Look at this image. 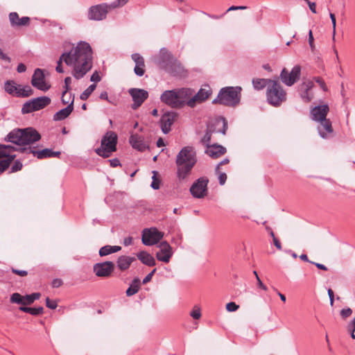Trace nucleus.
Here are the masks:
<instances>
[{
    "label": "nucleus",
    "instance_id": "41",
    "mask_svg": "<svg viewBox=\"0 0 355 355\" xmlns=\"http://www.w3.org/2000/svg\"><path fill=\"white\" fill-rule=\"evenodd\" d=\"M190 315L194 319H199L201 317L200 309L198 306H195L190 313Z\"/></svg>",
    "mask_w": 355,
    "mask_h": 355
},
{
    "label": "nucleus",
    "instance_id": "36",
    "mask_svg": "<svg viewBox=\"0 0 355 355\" xmlns=\"http://www.w3.org/2000/svg\"><path fill=\"white\" fill-rule=\"evenodd\" d=\"M19 309L21 311H23L24 313H30L33 315H38L43 313L44 309L42 306H39L37 308H32V307H26V306H20Z\"/></svg>",
    "mask_w": 355,
    "mask_h": 355
},
{
    "label": "nucleus",
    "instance_id": "55",
    "mask_svg": "<svg viewBox=\"0 0 355 355\" xmlns=\"http://www.w3.org/2000/svg\"><path fill=\"white\" fill-rule=\"evenodd\" d=\"M12 271L13 273L16 274V275H18L21 277H24V276H26L28 272L26 270H17V269H15V268H12Z\"/></svg>",
    "mask_w": 355,
    "mask_h": 355
},
{
    "label": "nucleus",
    "instance_id": "23",
    "mask_svg": "<svg viewBox=\"0 0 355 355\" xmlns=\"http://www.w3.org/2000/svg\"><path fill=\"white\" fill-rule=\"evenodd\" d=\"M129 142L133 148L141 152L144 151L148 148V145L145 142L144 137L137 134L131 135Z\"/></svg>",
    "mask_w": 355,
    "mask_h": 355
},
{
    "label": "nucleus",
    "instance_id": "25",
    "mask_svg": "<svg viewBox=\"0 0 355 355\" xmlns=\"http://www.w3.org/2000/svg\"><path fill=\"white\" fill-rule=\"evenodd\" d=\"M226 148L221 145L214 144L208 146L205 150L206 154L213 159L218 158L226 153Z\"/></svg>",
    "mask_w": 355,
    "mask_h": 355
},
{
    "label": "nucleus",
    "instance_id": "20",
    "mask_svg": "<svg viewBox=\"0 0 355 355\" xmlns=\"http://www.w3.org/2000/svg\"><path fill=\"white\" fill-rule=\"evenodd\" d=\"M329 111L327 105L315 106L311 110V119L317 122L327 119V115Z\"/></svg>",
    "mask_w": 355,
    "mask_h": 355
},
{
    "label": "nucleus",
    "instance_id": "51",
    "mask_svg": "<svg viewBox=\"0 0 355 355\" xmlns=\"http://www.w3.org/2000/svg\"><path fill=\"white\" fill-rule=\"evenodd\" d=\"M309 44L312 51H314L315 46H314V38L313 35L312 31L310 30L309 32Z\"/></svg>",
    "mask_w": 355,
    "mask_h": 355
},
{
    "label": "nucleus",
    "instance_id": "8",
    "mask_svg": "<svg viewBox=\"0 0 355 355\" xmlns=\"http://www.w3.org/2000/svg\"><path fill=\"white\" fill-rule=\"evenodd\" d=\"M51 102V98L45 96L31 99L23 105L21 112L28 114L40 110L49 105Z\"/></svg>",
    "mask_w": 355,
    "mask_h": 355
},
{
    "label": "nucleus",
    "instance_id": "45",
    "mask_svg": "<svg viewBox=\"0 0 355 355\" xmlns=\"http://www.w3.org/2000/svg\"><path fill=\"white\" fill-rule=\"evenodd\" d=\"M330 19L331 20L332 26H333V40H335V35H336V20L335 15L330 12L329 14Z\"/></svg>",
    "mask_w": 355,
    "mask_h": 355
},
{
    "label": "nucleus",
    "instance_id": "13",
    "mask_svg": "<svg viewBox=\"0 0 355 355\" xmlns=\"http://www.w3.org/2000/svg\"><path fill=\"white\" fill-rule=\"evenodd\" d=\"M110 9V5L102 3L92 6L88 11V17L92 20H102L105 18Z\"/></svg>",
    "mask_w": 355,
    "mask_h": 355
},
{
    "label": "nucleus",
    "instance_id": "6",
    "mask_svg": "<svg viewBox=\"0 0 355 355\" xmlns=\"http://www.w3.org/2000/svg\"><path fill=\"white\" fill-rule=\"evenodd\" d=\"M117 139V135L114 132H107L101 139V147L95 150L96 153L104 158L109 157L116 150Z\"/></svg>",
    "mask_w": 355,
    "mask_h": 355
},
{
    "label": "nucleus",
    "instance_id": "9",
    "mask_svg": "<svg viewBox=\"0 0 355 355\" xmlns=\"http://www.w3.org/2000/svg\"><path fill=\"white\" fill-rule=\"evenodd\" d=\"M300 75L301 67L299 65H295L293 67L291 72L286 68H284L280 73V79L286 86L291 87L300 79Z\"/></svg>",
    "mask_w": 355,
    "mask_h": 355
},
{
    "label": "nucleus",
    "instance_id": "28",
    "mask_svg": "<svg viewBox=\"0 0 355 355\" xmlns=\"http://www.w3.org/2000/svg\"><path fill=\"white\" fill-rule=\"evenodd\" d=\"M135 260V257L124 255L120 256L117 259L116 265L120 270L124 271L128 269L131 263Z\"/></svg>",
    "mask_w": 355,
    "mask_h": 355
},
{
    "label": "nucleus",
    "instance_id": "50",
    "mask_svg": "<svg viewBox=\"0 0 355 355\" xmlns=\"http://www.w3.org/2000/svg\"><path fill=\"white\" fill-rule=\"evenodd\" d=\"M154 175L153 176V182L151 183V187L154 189H158L159 188V181L156 178V172L153 171Z\"/></svg>",
    "mask_w": 355,
    "mask_h": 355
},
{
    "label": "nucleus",
    "instance_id": "40",
    "mask_svg": "<svg viewBox=\"0 0 355 355\" xmlns=\"http://www.w3.org/2000/svg\"><path fill=\"white\" fill-rule=\"evenodd\" d=\"M347 329L349 332L351 334V337L353 339H355V317L352 319V320L347 324Z\"/></svg>",
    "mask_w": 355,
    "mask_h": 355
},
{
    "label": "nucleus",
    "instance_id": "11",
    "mask_svg": "<svg viewBox=\"0 0 355 355\" xmlns=\"http://www.w3.org/2000/svg\"><path fill=\"white\" fill-rule=\"evenodd\" d=\"M163 237V234L156 228L144 229L142 232V243L145 245H153L157 243Z\"/></svg>",
    "mask_w": 355,
    "mask_h": 355
},
{
    "label": "nucleus",
    "instance_id": "29",
    "mask_svg": "<svg viewBox=\"0 0 355 355\" xmlns=\"http://www.w3.org/2000/svg\"><path fill=\"white\" fill-rule=\"evenodd\" d=\"M137 257L141 263L146 266H154L156 264L154 257L146 251H141L137 253Z\"/></svg>",
    "mask_w": 355,
    "mask_h": 355
},
{
    "label": "nucleus",
    "instance_id": "56",
    "mask_svg": "<svg viewBox=\"0 0 355 355\" xmlns=\"http://www.w3.org/2000/svg\"><path fill=\"white\" fill-rule=\"evenodd\" d=\"M247 9V6H230L226 11V12H230V11H232V10H245Z\"/></svg>",
    "mask_w": 355,
    "mask_h": 355
},
{
    "label": "nucleus",
    "instance_id": "3",
    "mask_svg": "<svg viewBox=\"0 0 355 355\" xmlns=\"http://www.w3.org/2000/svg\"><path fill=\"white\" fill-rule=\"evenodd\" d=\"M197 162L196 153L191 146L181 149L176 156L177 178L180 181L187 179Z\"/></svg>",
    "mask_w": 355,
    "mask_h": 355
},
{
    "label": "nucleus",
    "instance_id": "33",
    "mask_svg": "<svg viewBox=\"0 0 355 355\" xmlns=\"http://www.w3.org/2000/svg\"><path fill=\"white\" fill-rule=\"evenodd\" d=\"M121 248L118 245H105L99 250V255L101 257H105L108 254L117 252L120 251Z\"/></svg>",
    "mask_w": 355,
    "mask_h": 355
},
{
    "label": "nucleus",
    "instance_id": "18",
    "mask_svg": "<svg viewBox=\"0 0 355 355\" xmlns=\"http://www.w3.org/2000/svg\"><path fill=\"white\" fill-rule=\"evenodd\" d=\"M211 94V90L209 87L201 88L197 94L192 97H189L187 102V105L191 107H193L196 103H201L207 100Z\"/></svg>",
    "mask_w": 355,
    "mask_h": 355
},
{
    "label": "nucleus",
    "instance_id": "42",
    "mask_svg": "<svg viewBox=\"0 0 355 355\" xmlns=\"http://www.w3.org/2000/svg\"><path fill=\"white\" fill-rule=\"evenodd\" d=\"M128 0H116L115 1L112 2L110 5V9H114L117 7L123 6H124Z\"/></svg>",
    "mask_w": 355,
    "mask_h": 355
},
{
    "label": "nucleus",
    "instance_id": "60",
    "mask_svg": "<svg viewBox=\"0 0 355 355\" xmlns=\"http://www.w3.org/2000/svg\"><path fill=\"white\" fill-rule=\"evenodd\" d=\"M26 70V67L24 64L20 63L18 64L17 67V71L18 73H23L25 72Z\"/></svg>",
    "mask_w": 355,
    "mask_h": 355
},
{
    "label": "nucleus",
    "instance_id": "39",
    "mask_svg": "<svg viewBox=\"0 0 355 355\" xmlns=\"http://www.w3.org/2000/svg\"><path fill=\"white\" fill-rule=\"evenodd\" d=\"M22 166L23 165L19 159L15 160L10 167L9 173H16L17 171H21Z\"/></svg>",
    "mask_w": 355,
    "mask_h": 355
},
{
    "label": "nucleus",
    "instance_id": "27",
    "mask_svg": "<svg viewBox=\"0 0 355 355\" xmlns=\"http://www.w3.org/2000/svg\"><path fill=\"white\" fill-rule=\"evenodd\" d=\"M73 110V98L71 103L64 108L59 110L53 115L54 121H62L69 116Z\"/></svg>",
    "mask_w": 355,
    "mask_h": 355
},
{
    "label": "nucleus",
    "instance_id": "52",
    "mask_svg": "<svg viewBox=\"0 0 355 355\" xmlns=\"http://www.w3.org/2000/svg\"><path fill=\"white\" fill-rule=\"evenodd\" d=\"M155 271H156V268L153 269L149 274H148L143 279L142 283L144 284H145L148 283V282H150L151 280L154 273L155 272Z\"/></svg>",
    "mask_w": 355,
    "mask_h": 355
},
{
    "label": "nucleus",
    "instance_id": "63",
    "mask_svg": "<svg viewBox=\"0 0 355 355\" xmlns=\"http://www.w3.org/2000/svg\"><path fill=\"white\" fill-rule=\"evenodd\" d=\"M132 243V237L128 236V237L124 239V240H123V245L125 246L130 245Z\"/></svg>",
    "mask_w": 355,
    "mask_h": 355
},
{
    "label": "nucleus",
    "instance_id": "64",
    "mask_svg": "<svg viewBox=\"0 0 355 355\" xmlns=\"http://www.w3.org/2000/svg\"><path fill=\"white\" fill-rule=\"evenodd\" d=\"M308 5L311 11L313 13H316V5L314 2L308 1Z\"/></svg>",
    "mask_w": 355,
    "mask_h": 355
},
{
    "label": "nucleus",
    "instance_id": "10",
    "mask_svg": "<svg viewBox=\"0 0 355 355\" xmlns=\"http://www.w3.org/2000/svg\"><path fill=\"white\" fill-rule=\"evenodd\" d=\"M209 180L206 177H201L195 181L190 187V193L195 198H203L207 194V184Z\"/></svg>",
    "mask_w": 355,
    "mask_h": 355
},
{
    "label": "nucleus",
    "instance_id": "14",
    "mask_svg": "<svg viewBox=\"0 0 355 355\" xmlns=\"http://www.w3.org/2000/svg\"><path fill=\"white\" fill-rule=\"evenodd\" d=\"M94 272L97 277H107L114 270V264L112 261L97 263L94 265Z\"/></svg>",
    "mask_w": 355,
    "mask_h": 355
},
{
    "label": "nucleus",
    "instance_id": "44",
    "mask_svg": "<svg viewBox=\"0 0 355 355\" xmlns=\"http://www.w3.org/2000/svg\"><path fill=\"white\" fill-rule=\"evenodd\" d=\"M0 61H3L7 64L10 63V62H11V58L6 53H5L3 51V50L1 47H0Z\"/></svg>",
    "mask_w": 355,
    "mask_h": 355
},
{
    "label": "nucleus",
    "instance_id": "12",
    "mask_svg": "<svg viewBox=\"0 0 355 355\" xmlns=\"http://www.w3.org/2000/svg\"><path fill=\"white\" fill-rule=\"evenodd\" d=\"M128 94L133 101V104L131 105V107L135 110L138 109L148 98V92L143 89L130 88L128 90Z\"/></svg>",
    "mask_w": 355,
    "mask_h": 355
},
{
    "label": "nucleus",
    "instance_id": "5",
    "mask_svg": "<svg viewBox=\"0 0 355 355\" xmlns=\"http://www.w3.org/2000/svg\"><path fill=\"white\" fill-rule=\"evenodd\" d=\"M241 87H225L219 91L217 97L212 103L229 107H235L241 101Z\"/></svg>",
    "mask_w": 355,
    "mask_h": 355
},
{
    "label": "nucleus",
    "instance_id": "53",
    "mask_svg": "<svg viewBox=\"0 0 355 355\" xmlns=\"http://www.w3.org/2000/svg\"><path fill=\"white\" fill-rule=\"evenodd\" d=\"M101 78L98 73L96 71L91 76L90 80L92 82L98 83L101 81Z\"/></svg>",
    "mask_w": 355,
    "mask_h": 355
},
{
    "label": "nucleus",
    "instance_id": "47",
    "mask_svg": "<svg viewBox=\"0 0 355 355\" xmlns=\"http://www.w3.org/2000/svg\"><path fill=\"white\" fill-rule=\"evenodd\" d=\"M218 175V181L220 185H223L227 180V175L225 173H222L218 170V172H216Z\"/></svg>",
    "mask_w": 355,
    "mask_h": 355
},
{
    "label": "nucleus",
    "instance_id": "2",
    "mask_svg": "<svg viewBox=\"0 0 355 355\" xmlns=\"http://www.w3.org/2000/svg\"><path fill=\"white\" fill-rule=\"evenodd\" d=\"M92 49L89 43L80 42L69 52L63 53L57 62L55 71L64 73L62 62L71 68V74L77 80L83 78L92 68Z\"/></svg>",
    "mask_w": 355,
    "mask_h": 355
},
{
    "label": "nucleus",
    "instance_id": "37",
    "mask_svg": "<svg viewBox=\"0 0 355 355\" xmlns=\"http://www.w3.org/2000/svg\"><path fill=\"white\" fill-rule=\"evenodd\" d=\"M10 300L11 303L21 304L22 305L21 306H24V296L18 293L12 294Z\"/></svg>",
    "mask_w": 355,
    "mask_h": 355
},
{
    "label": "nucleus",
    "instance_id": "43",
    "mask_svg": "<svg viewBox=\"0 0 355 355\" xmlns=\"http://www.w3.org/2000/svg\"><path fill=\"white\" fill-rule=\"evenodd\" d=\"M340 316L345 320L352 314V310L350 308L343 309L340 312Z\"/></svg>",
    "mask_w": 355,
    "mask_h": 355
},
{
    "label": "nucleus",
    "instance_id": "4",
    "mask_svg": "<svg viewBox=\"0 0 355 355\" xmlns=\"http://www.w3.org/2000/svg\"><path fill=\"white\" fill-rule=\"evenodd\" d=\"M193 91L188 88L166 90L160 96L161 101L172 108H181L187 105Z\"/></svg>",
    "mask_w": 355,
    "mask_h": 355
},
{
    "label": "nucleus",
    "instance_id": "48",
    "mask_svg": "<svg viewBox=\"0 0 355 355\" xmlns=\"http://www.w3.org/2000/svg\"><path fill=\"white\" fill-rule=\"evenodd\" d=\"M46 306L51 309H55L58 306V304L54 300H51L49 297L46 298Z\"/></svg>",
    "mask_w": 355,
    "mask_h": 355
},
{
    "label": "nucleus",
    "instance_id": "57",
    "mask_svg": "<svg viewBox=\"0 0 355 355\" xmlns=\"http://www.w3.org/2000/svg\"><path fill=\"white\" fill-rule=\"evenodd\" d=\"M71 83V77L68 76L64 78V86H65V90L68 91L70 89V85Z\"/></svg>",
    "mask_w": 355,
    "mask_h": 355
},
{
    "label": "nucleus",
    "instance_id": "22",
    "mask_svg": "<svg viewBox=\"0 0 355 355\" xmlns=\"http://www.w3.org/2000/svg\"><path fill=\"white\" fill-rule=\"evenodd\" d=\"M318 123V131L319 135L323 139L329 138L334 132L331 121L327 119Z\"/></svg>",
    "mask_w": 355,
    "mask_h": 355
},
{
    "label": "nucleus",
    "instance_id": "16",
    "mask_svg": "<svg viewBox=\"0 0 355 355\" xmlns=\"http://www.w3.org/2000/svg\"><path fill=\"white\" fill-rule=\"evenodd\" d=\"M172 60V55L166 49H162L153 58L154 62L161 69H166Z\"/></svg>",
    "mask_w": 355,
    "mask_h": 355
},
{
    "label": "nucleus",
    "instance_id": "31",
    "mask_svg": "<svg viewBox=\"0 0 355 355\" xmlns=\"http://www.w3.org/2000/svg\"><path fill=\"white\" fill-rule=\"evenodd\" d=\"M19 85L14 80H7L4 85V89L7 93L17 96Z\"/></svg>",
    "mask_w": 355,
    "mask_h": 355
},
{
    "label": "nucleus",
    "instance_id": "54",
    "mask_svg": "<svg viewBox=\"0 0 355 355\" xmlns=\"http://www.w3.org/2000/svg\"><path fill=\"white\" fill-rule=\"evenodd\" d=\"M34 302L31 295H26L24 296V306L26 305H31Z\"/></svg>",
    "mask_w": 355,
    "mask_h": 355
},
{
    "label": "nucleus",
    "instance_id": "59",
    "mask_svg": "<svg viewBox=\"0 0 355 355\" xmlns=\"http://www.w3.org/2000/svg\"><path fill=\"white\" fill-rule=\"evenodd\" d=\"M62 284V281L60 279H55L52 282V286L53 288H58Z\"/></svg>",
    "mask_w": 355,
    "mask_h": 355
},
{
    "label": "nucleus",
    "instance_id": "35",
    "mask_svg": "<svg viewBox=\"0 0 355 355\" xmlns=\"http://www.w3.org/2000/svg\"><path fill=\"white\" fill-rule=\"evenodd\" d=\"M33 93V91L29 85L21 86L19 85L17 97H28L31 96Z\"/></svg>",
    "mask_w": 355,
    "mask_h": 355
},
{
    "label": "nucleus",
    "instance_id": "49",
    "mask_svg": "<svg viewBox=\"0 0 355 355\" xmlns=\"http://www.w3.org/2000/svg\"><path fill=\"white\" fill-rule=\"evenodd\" d=\"M314 80L318 83V85H320V88L326 92L327 91V87L326 86V84L324 82V80L320 78V77H315L314 78Z\"/></svg>",
    "mask_w": 355,
    "mask_h": 355
},
{
    "label": "nucleus",
    "instance_id": "26",
    "mask_svg": "<svg viewBox=\"0 0 355 355\" xmlns=\"http://www.w3.org/2000/svg\"><path fill=\"white\" fill-rule=\"evenodd\" d=\"M132 59L135 62L134 72L138 76H142L145 73V63L144 58L139 53H133Z\"/></svg>",
    "mask_w": 355,
    "mask_h": 355
},
{
    "label": "nucleus",
    "instance_id": "62",
    "mask_svg": "<svg viewBox=\"0 0 355 355\" xmlns=\"http://www.w3.org/2000/svg\"><path fill=\"white\" fill-rule=\"evenodd\" d=\"M230 162V159L228 158L224 159L223 161H221L216 167V172H218V170L220 169V166L221 165L227 164Z\"/></svg>",
    "mask_w": 355,
    "mask_h": 355
},
{
    "label": "nucleus",
    "instance_id": "15",
    "mask_svg": "<svg viewBox=\"0 0 355 355\" xmlns=\"http://www.w3.org/2000/svg\"><path fill=\"white\" fill-rule=\"evenodd\" d=\"M32 85L43 92H46L49 89L51 86L46 83L44 71L41 69H36L31 79Z\"/></svg>",
    "mask_w": 355,
    "mask_h": 355
},
{
    "label": "nucleus",
    "instance_id": "32",
    "mask_svg": "<svg viewBox=\"0 0 355 355\" xmlns=\"http://www.w3.org/2000/svg\"><path fill=\"white\" fill-rule=\"evenodd\" d=\"M271 82H272V80L270 79L254 78L252 80V85L254 89L261 90L263 89L266 86L268 87V85L271 84Z\"/></svg>",
    "mask_w": 355,
    "mask_h": 355
},
{
    "label": "nucleus",
    "instance_id": "1",
    "mask_svg": "<svg viewBox=\"0 0 355 355\" xmlns=\"http://www.w3.org/2000/svg\"><path fill=\"white\" fill-rule=\"evenodd\" d=\"M41 139L40 133L33 128L24 129H14L6 137L5 140L18 146L0 144V175L8 169L11 163L16 157V151L21 153L33 154L39 159L51 157H59L60 151H54L50 148H44L42 150H36L29 147H21V146L31 145Z\"/></svg>",
    "mask_w": 355,
    "mask_h": 355
},
{
    "label": "nucleus",
    "instance_id": "61",
    "mask_svg": "<svg viewBox=\"0 0 355 355\" xmlns=\"http://www.w3.org/2000/svg\"><path fill=\"white\" fill-rule=\"evenodd\" d=\"M328 295L330 300V304L332 306L334 302V291L331 288L328 289Z\"/></svg>",
    "mask_w": 355,
    "mask_h": 355
},
{
    "label": "nucleus",
    "instance_id": "21",
    "mask_svg": "<svg viewBox=\"0 0 355 355\" xmlns=\"http://www.w3.org/2000/svg\"><path fill=\"white\" fill-rule=\"evenodd\" d=\"M313 83L311 80H307L304 81L298 87V92L300 97L304 102H309L311 101L313 96L310 94L309 91L313 88Z\"/></svg>",
    "mask_w": 355,
    "mask_h": 355
},
{
    "label": "nucleus",
    "instance_id": "38",
    "mask_svg": "<svg viewBox=\"0 0 355 355\" xmlns=\"http://www.w3.org/2000/svg\"><path fill=\"white\" fill-rule=\"evenodd\" d=\"M96 85L95 84H92L89 85L81 94H80V99L83 101H86L89 96L92 94V93L96 89Z\"/></svg>",
    "mask_w": 355,
    "mask_h": 355
},
{
    "label": "nucleus",
    "instance_id": "46",
    "mask_svg": "<svg viewBox=\"0 0 355 355\" xmlns=\"http://www.w3.org/2000/svg\"><path fill=\"white\" fill-rule=\"evenodd\" d=\"M239 308L235 302H231L226 304V309L230 312L236 311Z\"/></svg>",
    "mask_w": 355,
    "mask_h": 355
},
{
    "label": "nucleus",
    "instance_id": "17",
    "mask_svg": "<svg viewBox=\"0 0 355 355\" xmlns=\"http://www.w3.org/2000/svg\"><path fill=\"white\" fill-rule=\"evenodd\" d=\"M178 117L175 112H167L164 113L160 119V127L164 134L170 132L171 125L173 124Z\"/></svg>",
    "mask_w": 355,
    "mask_h": 355
},
{
    "label": "nucleus",
    "instance_id": "24",
    "mask_svg": "<svg viewBox=\"0 0 355 355\" xmlns=\"http://www.w3.org/2000/svg\"><path fill=\"white\" fill-rule=\"evenodd\" d=\"M9 21L12 27L28 26L30 24V18L28 17L20 18L16 12H12L9 14Z\"/></svg>",
    "mask_w": 355,
    "mask_h": 355
},
{
    "label": "nucleus",
    "instance_id": "34",
    "mask_svg": "<svg viewBox=\"0 0 355 355\" xmlns=\"http://www.w3.org/2000/svg\"><path fill=\"white\" fill-rule=\"evenodd\" d=\"M139 288L140 279L139 278H135L130 284V286L128 288L126 295L128 296H132L136 294L139 291Z\"/></svg>",
    "mask_w": 355,
    "mask_h": 355
},
{
    "label": "nucleus",
    "instance_id": "19",
    "mask_svg": "<svg viewBox=\"0 0 355 355\" xmlns=\"http://www.w3.org/2000/svg\"><path fill=\"white\" fill-rule=\"evenodd\" d=\"M160 250L157 252V259L164 263H168L173 255L172 248L166 241H162L159 245Z\"/></svg>",
    "mask_w": 355,
    "mask_h": 355
},
{
    "label": "nucleus",
    "instance_id": "58",
    "mask_svg": "<svg viewBox=\"0 0 355 355\" xmlns=\"http://www.w3.org/2000/svg\"><path fill=\"white\" fill-rule=\"evenodd\" d=\"M109 162L110 163L111 166L112 167H116L121 165L120 161L117 158L110 159Z\"/></svg>",
    "mask_w": 355,
    "mask_h": 355
},
{
    "label": "nucleus",
    "instance_id": "7",
    "mask_svg": "<svg viewBox=\"0 0 355 355\" xmlns=\"http://www.w3.org/2000/svg\"><path fill=\"white\" fill-rule=\"evenodd\" d=\"M266 98L269 104L278 107L286 101V92L279 81L272 80L267 87Z\"/></svg>",
    "mask_w": 355,
    "mask_h": 355
},
{
    "label": "nucleus",
    "instance_id": "30",
    "mask_svg": "<svg viewBox=\"0 0 355 355\" xmlns=\"http://www.w3.org/2000/svg\"><path fill=\"white\" fill-rule=\"evenodd\" d=\"M215 132L212 125H208L204 136L201 138L200 142L202 144L208 147L210 145L211 135Z\"/></svg>",
    "mask_w": 355,
    "mask_h": 355
}]
</instances>
